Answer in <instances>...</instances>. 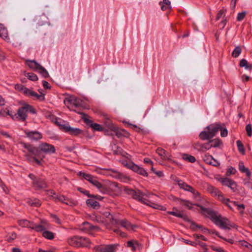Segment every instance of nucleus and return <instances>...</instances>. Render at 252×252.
Here are the masks:
<instances>
[{"label": "nucleus", "instance_id": "nucleus-64", "mask_svg": "<svg viewBox=\"0 0 252 252\" xmlns=\"http://www.w3.org/2000/svg\"><path fill=\"white\" fill-rule=\"evenodd\" d=\"M202 144L200 143H196L194 145V147L198 151H201V149L202 148Z\"/></svg>", "mask_w": 252, "mask_h": 252}, {"label": "nucleus", "instance_id": "nucleus-34", "mask_svg": "<svg viewBox=\"0 0 252 252\" xmlns=\"http://www.w3.org/2000/svg\"><path fill=\"white\" fill-rule=\"evenodd\" d=\"M209 142L210 143V145L211 148H216L219 147L220 146V145L221 144L222 142L218 138H216L213 140H210L209 141Z\"/></svg>", "mask_w": 252, "mask_h": 252}, {"label": "nucleus", "instance_id": "nucleus-23", "mask_svg": "<svg viewBox=\"0 0 252 252\" xmlns=\"http://www.w3.org/2000/svg\"><path fill=\"white\" fill-rule=\"evenodd\" d=\"M103 123L105 125V127L107 128L108 130L111 131V132L113 130H116V126L113 123L112 121L109 119L108 118L105 117L103 120Z\"/></svg>", "mask_w": 252, "mask_h": 252}, {"label": "nucleus", "instance_id": "nucleus-36", "mask_svg": "<svg viewBox=\"0 0 252 252\" xmlns=\"http://www.w3.org/2000/svg\"><path fill=\"white\" fill-rule=\"evenodd\" d=\"M27 203L31 206L39 207L41 205V202L37 199H29Z\"/></svg>", "mask_w": 252, "mask_h": 252}, {"label": "nucleus", "instance_id": "nucleus-35", "mask_svg": "<svg viewBox=\"0 0 252 252\" xmlns=\"http://www.w3.org/2000/svg\"><path fill=\"white\" fill-rule=\"evenodd\" d=\"M138 246V243L136 241H129L126 243V247L131 249L133 251H135L136 248Z\"/></svg>", "mask_w": 252, "mask_h": 252}, {"label": "nucleus", "instance_id": "nucleus-15", "mask_svg": "<svg viewBox=\"0 0 252 252\" xmlns=\"http://www.w3.org/2000/svg\"><path fill=\"white\" fill-rule=\"evenodd\" d=\"M178 185L180 188L183 189L184 190L191 192L195 197H197L200 195V193L197 190H196L192 187L182 181H179L178 182Z\"/></svg>", "mask_w": 252, "mask_h": 252}, {"label": "nucleus", "instance_id": "nucleus-44", "mask_svg": "<svg viewBox=\"0 0 252 252\" xmlns=\"http://www.w3.org/2000/svg\"><path fill=\"white\" fill-rule=\"evenodd\" d=\"M240 66L241 67H245L246 69H252V65L248 64V62L245 59H242L240 61Z\"/></svg>", "mask_w": 252, "mask_h": 252}, {"label": "nucleus", "instance_id": "nucleus-1", "mask_svg": "<svg viewBox=\"0 0 252 252\" xmlns=\"http://www.w3.org/2000/svg\"><path fill=\"white\" fill-rule=\"evenodd\" d=\"M199 207L202 213L210 217L212 221L220 228L228 230L234 228H236V225L229 221L226 218L213 212L201 206Z\"/></svg>", "mask_w": 252, "mask_h": 252}, {"label": "nucleus", "instance_id": "nucleus-21", "mask_svg": "<svg viewBox=\"0 0 252 252\" xmlns=\"http://www.w3.org/2000/svg\"><path fill=\"white\" fill-rule=\"evenodd\" d=\"M68 101L70 104V106H68L69 108L72 107L73 106L76 107L84 106L83 101L81 99L75 97L71 98L68 100Z\"/></svg>", "mask_w": 252, "mask_h": 252}, {"label": "nucleus", "instance_id": "nucleus-38", "mask_svg": "<svg viewBox=\"0 0 252 252\" xmlns=\"http://www.w3.org/2000/svg\"><path fill=\"white\" fill-rule=\"evenodd\" d=\"M80 241L81 242L80 243H81L80 247H89L91 245L90 241L88 239H87L85 237H81Z\"/></svg>", "mask_w": 252, "mask_h": 252}, {"label": "nucleus", "instance_id": "nucleus-8", "mask_svg": "<svg viewBox=\"0 0 252 252\" xmlns=\"http://www.w3.org/2000/svg\"><path fill=\"white\" fill-rule=\"evenodd\" d=\"M38 149L41 152L46 154L50 155L56 152V149L53 145L45 142L41 143L39 145Z\"/></svg>", "mask_w": 252, "mask_h": 252}, {"label": "nucleus", "instance_id": "nucleus-22", "mask_svg": "<svg viewBox=\"0 0 252 252\" xmlns=\"http://www.w3.org/2000/svg\"><path fill=\"white\" fill-rule=\"evenodd\" d=\"M103 218L105 219V220L103 221V222L115 224V220L116 219H114L113 216L109 212H104L103 213Z\"/></svg>", "mask_w": 252, "mask_h": 252}, {"label": "nucleus", "instance_id": "nucleus-63", "mask_svg": "<svg viewBox=\"0 0 252 252\" xmlns=\"http://www.w3.org/2000/svg\"><path fill=\"white\" fill-rule=\"evenodd\" d=\"M245 185L249 188L252 189V181L248 180L245 182Z\"/></svg>", "mask_w": 252, "mask_h": 252}, {"label": "nucleus", "instance_id": "nucleus-58", "mask_svg": "<svg viewBox=\"0 0 252 252\" xmlns=\"http://www.w3.org/2000/svg\"><path fill=\"white\" fill-rule=\"evenodd\" d=\"M236 169L234 168L231 167L227 170L226 172V175L227 176H229L231 174H234L236 173Z\"/></svg>", "mask_w": 252, "mask_h": 252}, {"label": "nucleus", "instance_id": "nucleus-10", "mask_svg": "<svg viewBox=\"0 0 252 252\" xmlns=\"http://www.w3.org/2000/svg\"><path fill=\"white\" fill-rule=\"evenodd\" d=\"M219 181L222 185L230 188L233 191L235 192L237 190V185L234 181L227 178H220Z\"/></svg>", "mask_w": 252, "mask_h": 252}, {"label": "nucleus", "instance_id": "nucleus-54", "mask_svg": "<svg viewBox=\"0 0 252 252\" xmlns=\"http://www.w3.org/2000/svg\"><path fill=\"white\" fill-rule=\"evenodd\" d=\"M219 130H220V135L222 137H226L227 135V134H228L227 130L225 128L222 127L220 124V128Z\"/></svg>", "mask_w": 252, "mask_h": 252}, {"label": "nucleus", "instance_id": "nucleus-40", "mask_svg": "<svg viewBox=\"0 0 252 252\" xmlns=\"http://www.w3.org/2000/svg\"><path fill=\"white\" fill-rule=\"evenodd\" d=\"M25 75L30 80L36 81L38 80L37 75L33 73H25Z\"/></svg>", "mask_w": 252, "mask_h": 252}, {"label": "nucleus", "instance_id": "nucleus-61", "mask_svg": "<svg viewBox=\"0 0 252 252\" xmlns=\"http://www.w3.org/2000/svg\"><path fill=\"white\" fill-rule=\"evenodd\" d=\"M245 15H246L245 12H241V13H238L237 17V20L238 21L242 20L244 18Z\"/></svg>", "mask_w": 252, "mask_h": 252}, {"label": "nucleus", "instance_id": "nucleus-3", "mask_svg": "<svg viewBox=\"0 0 252 252\" xmlns=\"http://www.w3.org/2000/svg\"><path fill=\"white\" fill-rule=\"evenodd\" d=\"M220 128V124H213L206 127L199 135L203 140L212 138L217 133Z\"/></svg>", "mask_w": 252, "mask_h": 252}, {"label": "nucleus", "instance_id": "nucleus-51", "mask_svg": "<svg viewBox=\"0 0 252 252\" xmlns=\"http://www.w3.org/2000/svg\"><path fill=\"white\" fill-rule=\"evenodd\" d=\"M233 205H234V207L236 206L237 207L238 210L240 211L241 213H243L244 209L245 208L244 205L243 204H239L236 202L234 201L233 203H232Z\"/></svg>", "mask_w": 252, "mask_h": 252}, {"label": "nucleus", "instance_id": "nucleus-31", "mask_svg": "<svg viewBox=\"0 0 252 252\" xmlns=\"http://www.w3.org/2000/svg\"><path fill=\"white\" fill-rule=\"evenodd\" d=\"M18 224L22 227L32 228V222L27 220H21L18 221Z\"/></svg>", "mask_w": 252, "mask_h": 252}, {"label": "nucleus", "instance_id": "nucleus-33", "mask_svg": "<svg viewBox=\"0 0 252 252\" xmlns=\"http://www.w3.org/2000/svg\"><path fill=\"white\" fill-rule=\"evenodd\" d=\"M159 4L162 10H166L171 8V2L169 0H163L160 2Z\"/></svg>", "mask_w": 252, "mask_h": 252}, {"label": "nucleus", "instance_id": "nucleus-43", "mask_svg": "<svg viewBox=\"0 0 252 252\" xmlns=\"http://www.w3.org/2000/svg\"><path fill=\"white\" fill-rule=\"evenodd\" d=\"M168 213L179 218H182L183 217V214L175 208H173V211H169Z\"/></svg>", "mask_w": 252, "mask_h": 252}, {"label": "nucleus", "instance_id": "nucleus-12", "mask_svg": "<svg viewBox=\"0 0 252 252\" xmlns=\"http://www.w3.org/2000/svg\"><path fill=\"white\" fill-rule=\"evenodd\" d=\"M102 198V197L98 195L92 196L91 198L86 200V204L89 207L98 209L99 207V204L96 200H101Z\"/></svg>", "mask_w": 252, "mask_h": 252}, {"label": "nucleus", "instance_id": "nucleus-25", "mask_svg": "<svg viewBox=\"0 0 252 252\" xmlns=\"http://www.w3.org/2000/svg\"><path fill=\"white\" fill-rule=\"evenodd\" d=\"M156 152L162 159L168 160L170 159V155L164 149L158 148L156 150Z\"/></svg>", "mask_w": 252, "mask_h": 252}, {"label": "nucleus", "instance_id": "nucleus-49", "mask_svg": "<svg viewBox=\"0 0 252 252\" xmlns=\"http://www.w3.org/2000/svg\"><path fill=\"white\" fill-rule=\"evenodd\" d=\"M236 144L239 151L244 155L245 154V148L242 143L240 140H238L236 141Z\"/></svg>", "mask_w": 252, "mask_h": 252}, {"label": "nucleus", "instance_id": "nucleus-55", "mask_svg": "<svg viewBox=\"0 0 252 252\" xmlns=\"http://www.w3.org/2000/svg\"><path fill=\"white\" fill-rule=\"evenodd\" d=\"M210 148H211V147H210V143L209 142H207V143H205L202 144V148L201 149V151L205 152L207 150H209Z\"/></svg>", "mask_w": 252, "mask_h": 252}, {"label": "nucleus", "instance_id": "nucleus-28", "mask_svg": "<svg viewBox=\"0 0 252 252\" xmlns=\"http://www.w3.org/2000/svg\"><path fill=\"white\" fill-rule=\"evenodd\" d=\"M33 186L37 189H44L47 187L45 182L41 179H38L37 181H35L33 183Z\"/></svg>", "mask_w": 252, "mask_h": 252}, {"label": "nucleus", "instance_id": "nucleus-9", "mask_svg": "<svg viewBox=\"0 0 252 252\" xmlns=\"http://www.w3.org/2000/svg\"><path fill=\"white\" fill-rule=\"evenodd\" d=\"M126 166L138 174H139L144 176H148V173L144 168L138 166L136 164H135L133 162H129L126 163Z\"/></svg>", "mask_w": 252, "mask_h": 252}, {"label": "nucleus", "instance_id": "nucleus-62", "mask_svg": "<svg viewBox=\"0 0 252 252\" xmlns=\"http://www.w3.org/2000/svg\"><path fill=\"white\" fill-rule=\"evenodd\" d=\"M193 237L195 238V239H200L203 241H206V239L204 237V236L202 235H198V234H194L193 235Z\"/></svg>", "mask_w": 252, "mask_h": 252}, {"label": "nucleus", "instance_id": "nucleus-45", "mask_svg": "<svg viewBox=\"0 0 252 252\" xmlns=\"http://www.w3.org/2000/svg\"><path fill=\"white\" fill-rule=\"evenodd\" d=\"M95 227L92 225L91 224L88 222H85L83 223V226L82 228V229L84 231H87L90 229H92L95 228Z\"/></svg>", "mask_w": 252, "mask_h": 252}, {"label": "nucleus", "instance_id": "nucleus-30", "mask_svg": "<svg viewBox=\"0 0 252 252\" xmlns=\"http://www.w3.org/2000/svg\"><path fill=\"white\" fill-rule=\"evenodd\" d=\"M220 201L221 202L225 204L231 210H233L234 205L232 203L234 201H230L229 199L225 198L223 196V194L222 195V199H219Z\"/></svg>", "mask_w": 252, "mask_h": 252}, {"label": "nucleus", "instance_id": "nucleus-29", "mask_svg": "<svg viewBox=\"0 0 252 252\" xmlns=\"http://www.w3.org/2000/svg\"><path fill=\"white\" fill-rule=\"evenodd\" d=\"M0 36L4 40L8 39V32L3 25L0 24Z\"/></svg>", "mask_w": 252, "mask_h": 252}, {"label": "nucleus", "instance_id": "nucleus-7", "mask_svg": "<svg viewBox=\"0 0 252 252\" xmlns=\"http://www.w3.org/2000/svg\"><path fill=\"white\" fill-rule=\"evenodd\" d=\"M204 188L212 196L218 200L222 199L223 194L218 189L208 184L205 185Z\"/></svg>", "mask_w": 252, "mask_h": 252}, {"label": "nucleus", "instance_id": "nucleus-18", "mask_svg": "<svg viewBox=\"0 0 252 252\" xmlns=\"http://www.w3.org/2000/svg\"><path fill=\"white\" fill-rule=\"evenodd\" d=\"M80 239L81 237L77 236L71 237L68 239V243L70 246L72 247L76 248L80 247V243L81 242Z\"/></svg>", "mask_w": 252, "mask_h": 252}, {"label": "nucleus", "instance_id": "nucleus-48", "mask_svg": "<svg viewBox=\"0 0 252 252\" xmlns=\"http://www.w3.org/2000/svg\"><path fill=\"white\" fill-rule=\"evenodd\" d=\"M43 236L45 238L48 239L49 240H52L54 237V234L52 232L49 231H44L43 233Z\"/></svg>", "mask_w": 252, "mask_h": 252}, {"label": "nucleus", "instance_id": "nucleus-42", "mask_svg": "<svg viewBox=\"0 0 252 252\" xmlns=\"http://www.w3.org/2000/svg\"><path fill=\"white\" fill-rule=\"evenodd\" d=\"M180 203H183L189 209H191L192 207L193 204L188 200H182L181 199L177 198Z\"/></svg>", "mask_w": 252, "mask_h": 252}, {"label": "nucleus", "instance_id": "nucleus-19", "mask_svg": "<svg viewBox=\"0 0 252 252\" xmlns=\"http://www.w3.org/2000/svg\"><path fill=\"white\" fill-rule=\"evenodd\" d=\"M23 147L27 150L30 155H33L35 156H38L39 151L38 149L32 145H28L25 143H23Z\"/></svg>", "mask_w": 252, "mask_h": 252}, {"label": "nucleus", "instance_id": "nucleus-50", "mask_svg": "<svg viewBox=\"0 0 252 252\" xmlns=\"http://www.w3.org/2000/svg\"><path fill=\"white\" fill-rule=\"evenodd\" d=\"M65 196L63 195L59 194V195H57L55 197H54L53 198V200L55 201H59L64 203V200H65Z\"/></svg>", "mask_w": 252, "mask_h": 252}, {"label": "nucleus", "instance_id": "nucleus-39", "mask_svg": "<svg viewBox=\"0 0 252 252\" xmlns=\"http://www.w3.org/2000/svg\"><path fill=\"white\" fill-rule=\"evenodd\" d=\"M32 229L35 230L37 232H41L46 229V226L42 224L36 225L32 223Z\"/></svg>", "mask_w": 252, "mask_h": 252}, {"label": "nucleus", "instance_id": "nucleus-47", "mask_svg": "<svg viewBox=\"0 0 252 252\" xmlns=\"http://www.w3.org/2000/svg\"><path fill=\"white\" fill-rule=\"evenodd\" d=\"M65 200H64V203L66 205L72 206H75L77 204V202L76 201H75L73 199H69L66 197H65Z\"/></svg>", "mask_w": 252, "mask_h": 252}, {"label": "nucleus", "instance_id": "nucleus-27", "mask_svg": "<svg viewBox=\"0 0 252 252\" xmlns=\"http://www.w3.org/2000/svg\"><path fill=\"white\" fill-rule=\"evenodd\" d=\"M113 132L118 137L122 136L128 137L129 133L123 129H119L117 126H116V130H113Z\"/></svg>", "mask_w": 252, "mask_h": 252}, {"label": "nucleus", "instance_id": "nucleus-6", "mask_svg": "<svg viewBox=\"0 0 252 252\" xmlns=\"http://www.w3.org/2000/svg\"><path fill=\"white\" fill-rule=\"evenodd\" d=\"M26 63L31 69L41 74L43 77L47 78L49 76L46 69L34 60H27Z\"/></svg>", "mask_w": 252, "mask_h": 252}, {"label": "nucleus", "instance_id": "nucleus-5", "mask_svg": "<svg viewBox=\"0 0 252 252\" xmlns=\"http://www.w3.org/2000/svg\"><path fill=\"white\" fill-rule=\"evenodd\" d=\"M15 89L27 96L35 97L40 101L44 100L45 98L43 94H38L35 92L29 89L22 85L18 84L15 85Z\"/></svg>", "mask_w": 252, "mask_h": 252}, {"label": "nucleus", "instance_id": "nucleus-11", "mask_svg": "<svg viewBox=\"0 0 252 252\" xmlns=\"http://www.w3.org/2000/svg\"><path fill=\"white\" fill-rule=\"evenodd\" d=\"M219 181L222 185L230 188L233 191L235 192L237 190V185L234 181L227 178H220Z\"/></svg>", "mask_w": 252, "mask_h": 252}, {"label": "nucleus", "instance_id": "nucleus-60", "mask_svg": "<svg viewBox=\"0 0 252 252\" xmlns=\"http://www.w3.org/2000/svg\"><path fill=\"white\" fill-rule=\"evenodd\" d=\"M16 237V234L15 233H12L7 236V240L8 241H11L14 239H15Z\"/></svg>", "mask_w": 252, "mask_h": 252}, {"label": "nucleus", "instance_id": "nucleus-20", "mask_svg": "<svg viewBox=\"0 0 252 252\" xmlns=\"http://www.w3.org/2000/svg\"><path fill=\"white\" fill-rule=\"evenodd\" d=\"M203 160L206 163L214 166H217L220 165V163L218 161L215 159L212 156L208 154L204 155Z\"/></svg>", "mask_w": 252, "mask_h": 252}, {"label": "nucleus", "instance_id": "nucleus-14", "mask_svg": "<svg viewBox=\"0 0 252 252\" xmlns=\"http://www.w3.org/2000/svg\"><path fill=\"white\" fill-rule=\"evenodd\" d=\"M61 129L64 130L65 132H68L70 134L73 135H78L82 133V130L78 128H74L68 125H62Z\"/></svg>", "mask_w": 252, "mask_h": 252}, {"label": "nucleus", "instance_id": "nucleus-41", "mask_svg": "<svg viewBox=\"0 0 252 252\" xmlns=\"http://www.w3.org/2000/svg\"><path fill=\"white\" fill-rule=\"evenodd\" d=\"M242 52V49L240 46H237L235 47L232 53V56L234 58L238 57Z\"/></svg>", "mask_w": 252, "mask_h": 252}, {"label": "nucleus", "instance_id": "nucleus-53", "mask_svg": "<svg viewBox=\"0 0 252 252\" xmlns=\"http://www.w3.org/2000/svg\"><path fill=\"white\" fill-rule=\"evenodd\" d=\"M79 175L83 177L85 179L90 182L92 178L94 177L90 174H86L85 173L80 172Z\"/></svg>", "mask_w": 252, "mask_h": 252}, {"label": "nucleus", "instance_id": "nucleus-37", "mask_svg": "<svg viewBox=\"0 0 252 252\" xmlns=\"http://www.w3.org/2000/svg\"><path fill=\"white\" fill-rule=\"evenodd\" d=\"M182 158L186 161H188L189 162L193 163L195 161L196 159L195 158L190 155L184 154L182 155Z\"/></svg>", "mask_w": 252, "mask_h": 252}, {"label": "nucleus", "instance_id": "nucleus-24", "mask_svg": "<svg viewBox=\"0 0 252 252\" xmlns=\"http://www.w3.org/2000/svg\"><path fill=\"white\" fill-rule=\"evenodd\" d=\"M25 133L27 136L32 140H37L42 138L41 134L37 131L28 132L26 131Z\"/></svg>", "mask_w": 252, "mask_h": 252}, {"label": "nucleus", "instance_id": "nucleus-52", "mask_svg": "<svg viewBox=\"0 0 252 252\" xmlns=\"http://www.w3.org/2000/svg\"><path fill=\"white\" fill-rule=\"evenodd\" d=\"M226 10L224 9H220L217 14L216 19L219 20L221 18H223L225 15Z\"/></svg>", "mask_w": 252, "mask_h": 252}, {"label": "nucleus", "instance_id": "nucleus-13", "mask_svg": "<svg viewBox=\"0 0 252 252\" xmlns=\"http://www.w3.org/2000/svg\"><path fill=\"white\" fill-rule=\"evenodd\" d=\"M115 224L121 225L128 230H134L137 228L136 225L132 224L126 220H115Z\"/></svg>", "mask_w": 252, "mask_h": 252}, {"label": "nucleus", "instance_id": "nucleus-32", "mask_svg": "<svg viewBox=\"0 0 252 252\" xmlns=\"http://www.w3.org/2000/svg\"><path fill=\"white\" fill-rule=\"evenodd\" d=\"M239 169L242 172L245 173L248 177L251 176V172L248 168L245 167L244 164L242 161H240L239 163Z\"/></svg>", "mask_w": 252, "mask_h": 252}, {"label": "nucleus", "instance_id": "nucleus-2", "mask_svg": "<svg viewBox=\"0 0 252 252\" xmlns=\"http://www.w3.org/2000/svg\"><path fill=\"white\" fill-rule=\"evenodd\" d=\"M125 190L126 191V193L130 195L133 197V198L138 200L139 201L141 202V203H142L143 204L149 205V206H151V207L155 208V209H157L158 210H164L163 207H162V206H161L159 204H155V203H152V202H150V204L148 203V202H149V201L148 200L145 199L144 198V196H145L147 197H150V195L152 194L150 193H149V192L143 193L139 190H134L133 189H128L126 188H125Z\"/></svg>", "mask_w": 252, "mask_h": 252}, {"label": "nucleus", "instance_id": "nucleus-59", "mask_svg": "<svg viewBox=\"0 0 252 252\" xmlns=\"http://www.w3.org/2000/svg\"><path fill=\"white\" fill-rule=\"evenodd\" d=\"M114 232L117 233V234L119 235L122 237H126V234L123 232H122L119 229H114Z\"/></svg>", "mask_w": 252, "mask_h": 252}, {"label": "nucleus", "instance_id": "nucleus-16", "mask_svg": "<svg viewBox=\"0 0 252 252\" xmlns=\"http://www.w3.org/2000/svg\"><path fill=\"white\" fill-rule=\"evenodd\" d=\"M106 192L105 193H109L112 195H117L120 193L121 189L119 187L118 184L116 183H111L109 184L108 189L105 188Z\"/></svg>", "mask_w": 252, "mask_h": 252}, {"label": "nucleus", "instance_id": "nucleus-56", "mask_svg": "<svg viewBox=\"0 0 252 252\" xmlns=\"http://www.w3.org/2000/svg\"><path fill=\"white\" fill-rule=\"evenodd\" d=\"M47 194L51 199L53 200V198L57 195L53 190H49L47 191Z\"/></svg>", "mask_w": 252, "mask_h": 252}, {"label": "nucleus", "instance_id": "nucleus-17", "mask_svg": "<svg viewBox=\"0 0 252 252\" xmlns=\"http://www.w3.org/2000/svg\"><path fill=\"white\" fill-rule=\"evenodd\" d=\"M116 247L115 245L100 246L95 247L94 250L95 252H115Z\"/></svg>", "mask_w": 252, "mask_h": 252}, {"label": "nucleus", "instance_id": "nucleus-4", "mask_svg": "<svg viewBox=\"0 0 252 252\" xmlns=\"http://www.w3.org/2000/svg\"><path fill=\"white\" fill-rule=\"evenodd\" d=\"M28 112L35 114L36 111L32 106L25 103L23 106L18 109L17 113L15 115V117L16 119L24 121L28 117Z\"/></svg>", "mask_w": 252, "mask_h": 252}, {"label": "nucleus", "instance_id": "nucleus-57", "mask_svg": "<svg viewBox=\"0 0 252 252\" xmlns=\"http://www.w3.org/2000/svg\"><path fill=\"white\" fill-rule=\"evenodd\" d=\"M246 130L249 136H251L252 134V126L250 124L247 125L246 126Z\"/></svg>", "mask_w": 252, "mask_h": 252}, {"label": "nucleus", "instance_id": "nucleus-46", "mask_svg": "<svg viewBox=\"0 0 252 252\" xmlns=\"http://www.w3.org/2000/svg\"><path fill=\"white\" fill-rule=\"evenodd\" d=\"M91 126L94 130L101 131L104 130L103 127L99 124L96 123H92Z\"/></svg>", "mask_w": 252, "mask_h": 252}, {"label": "nucleus", "instance_id": "nucleus-26", "mask_svg": "<svg viewBox=\"0 0 252 252\" xmlns=\"http://www.w3.org/2000/svg\"><path fill=\"white\" fill-rule=\"evenodd\" d=\"M90 182L94 186L96 187L101 192H105V187H104L95 178L93 177Z\"/></svg>", "mask_w": 252, "mask_h": 252}]
</instances>
